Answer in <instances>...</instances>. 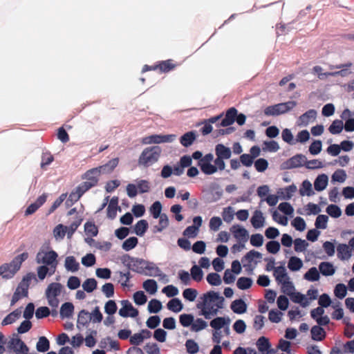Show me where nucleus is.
I'll return each instance as SVG.
<instances>
[{
    "mask_svg": "<svg viewBox=\"0 0 354 354\" xmlns=\"http://www.w3.org/2000/svg\"><path fill=\"white\" fill-rule=\"evenodd\" d=\"M257 344L258 349L261 353V354L268 353L270 346L268 339L264 337H261L258 339Z\"/></svg>",
    "mask_w": 354,
    "mask_h": 354,
    "instance_id": "obj_49",
    "label": "nucleus"
},
{
    "mask_svg": "<svg viewBox=\"0 0 354 354\" xmlns=\"http://www.w3.org/2000/svg\"><path fill=\"white\" fill-rule=\"evenodd\" d=\"M319 269L324 276H331L335 274V268L331 263L322 262L319 264Z\"/></svg>",
    "mask_w": 354,
    "mask_h": 354,
    "instance_id": "obj_36",
    "label": "nucleus"
},
{
    "mask_svg": "<svg viewBox=\"0 0 354 354\" xmlns=\"http://www.w3.org/2000/svg\"><path fill=\"white\" fill-rule=\"evenodd\" d=\"M312 338L316 341H320L325 337V332L319 326H315L311 329Z\"/></svg>",
    "mask_w": 354,
    "mask_h": 354,
    "instance_id": "obj_58",
    "label": "nucleus"
},
{
    "mask_svg": "<svg viewBox=\"0 0 354 354\" xmlns=\"http://www.w3.org/2000/svg\"><path fill=\"white\" fill-rule=\"evenodd\" d=\"M176 138V134H151L144 137L142 143L147 145L172 143Z\"/></svg>",
    "mask_w": 354,
    "mask_h": 354,
    "instance_id": "obj_6",
    "label": "nucleus"
},
{
    "mask_svg": "<svg viewBox=\"0 0 354 354\" xmlns=\"http://www.w3.org/2000/svg\"><path fill=\"white\" fill-rule=\"evenodd\" d=\"M39 352L47 351L50 348L49 341L45 337H40L36 345Z\"/></svg>",
    "mask_w": 354,
    "mask_h": 354,
    "instance_id": "obj_62",
    "label": "nucleus"
},
{
    "mask_svg": "<svg viewBox=\"0 0 354 354\" xmlns=\"http://www.w3.org/2000/svg\"><path fill=\"white\" fill-rule=\"evenodd\" d=\"M148 226L147 221L140 220L135 225L134 232L138 236H142L147 231Z\"/></svg>",
    "mask_w": 354,
    "mask_h": 354,
    "instance_id": "obj_48",
    "label": "nucleus"
},
{
    "mask_svg": "<svg viewBox=\"0 0 354 354\" xmlns=\"http://www.w3.org/2000/svg\"><path fill=\"white\" fill-rule=\"evenodd\" d=\"M337 250L338 258L342 260H348L352 256V251L348 245L339 244Z\"/></svg>",
    "mask_w": 354,
    "mask_h": 354,
    "instance_id": "obj_29",
    "label": "nucleus"
},
{
    "mask_svg": "<svg viewBox=\"0 0 354 354\" xmlns=\"http://www.w3.org/2000/svg\"><path fill=\"white\" fill-rule=\"evenodd\" d=\"M46 194H42L39 196L34 203H31L27 207L25 212V214L30 215L35 213L46 201Z\"/></svg>",
    "mask_w": 354,
    "mask_h": 354,
    "instance_id": "obj_23",
    "label": "nucleus"
},
{
    "mask_svg": "<svg viewBox=\"0 0 354 354\" xmlns=\"http://www.w3.org/2000/svg\"><path fill=\"white\" fill-rule=\"evenodd\" d=\"M328 178L326 174L319 175L314 182L315 190L321 192L325 189L328 185Z\"/></svg>",
    "mask_w": 354,
    "mask_h": 354,
    "instance_id": "obj_30",
    "label": "nucleus"
},
{
    "mask_svg": "<svg viewBox=\"0 0 354 354\" xmlns=\"http://www.w3.org/2000/svg\"><path fill=\"white\" fill-rule=\"evenodd\" d=\"M84 231L86 236L89 237L95 236L98 233L97 227L91 222H86L84 224Z\"/></svg>",
    "mask_w": 354,
    "mask_h": 354,
    "instance_id": "obj_61",
    "label": "nucleus"
},
{
    "mask_svg": "<svg viewBox=\"0 0 354 354\" xmlns=\"http://www.w3.org/2000/svg\"><path fill=\"white\" fill-rule=\"evenodd\" d=\"M21 315V309H17L14 310L13 312L10 313L9 315H8L2 321V325L6 326L8 324H11L14 322H15L17 320H18Z\"/></svg>",
    "mask_w": 354,
    "mask_h": 354,
    "instance_id": "obj_35",
    "label": "nucleus"
},
{
    "mask_svg": "<svg viewBox=\"0 0 354 354\" xmlns=\"http://www.w3.org/2000/svg\"><path fill=\"white\" fill-rule=\"evenodd\" d=\"M317 118V111L311 109L301 115L297 121V124L299 127H306L313 123Z\"/></svg>",
    "mask_w": 354,
    "mask_h": 354,
    "instance_id": "obj_18",
    "label": "nucleus"
},
{
    "mask_svg": "<svg viewBox=\"0 0 354 354\" xmlns=\"http://www.w3.org/2000/svg\"><path fill=\"white\" fill-rule=\"evenodd\" d=\"M55 267L41 265L37 268V276L40 280H44L46 276L53 275L55 273Z\"/></svg>",
    "mask_w": 354,
    "mask_h": 354,
    "instance_id": "obj_26",
    "label": "nucleus"
},
{
    "mask_svg": "<svg viewBox=\"0 0 354 354\" xmlns=\"http://www.w3.org/2000/svg\"><path fill=\"white\" fill-rule=\"evenodd\" d=\"M142 287L150 295H155L158 290L157 282L153 279L145 281Z\"/></svg>",
    "mask_w": 354,
    "mask_h": 354,
    "instance_id": "obj_40",
    "label": "nucleus"
},
{
    "mask_svg": "<svg viewBox=\"0 0 354 354\" xmlns=\"http://www.w3.org/2000/svg\"><path fill=\"white\" fill-rule=\"evenodd\" d=\"M28 258L27 253L17 256L10 263L0 266V276L3 279H10L20 269L21 263Z\"/></svg>",
    "mask_w": 354,
    "mask_h": 354,
    "instance_id": "obj_3",
    "label": "nucleus"
},
{
    "mask_svg": "<svg viewBox=\"0 0 354 354\" xmlns=\"http://www.w3.org/2000/svg\"><path fill=\"white\" fill-rule=\"evenodd\" d=\"M231 309L236 314H243L247 311V304L243 299H236L231 304Z\"/></svg>",
    "mask_w": 354,
    "mask_h": 354,
    "instance_id": "obj_27",
    "label": "nucleus"
},
{
    "mask_svg": "<svg viewBox=\"0 0 354 354\" xmlns=\"http://www.w3.org/2000/svg\"><path fill=\"white\" fill-rule=\"evenodd\" d=\"M303 267V261L297 257H291L288 262V268L291 271H299Z\"/></svg>",
    "mask_w": 354,
    "mask_h": 354,
    "instance_id": "obj_38",
    "label": "nucleus"
},
{
    "mask_svg": "<svg viewBox=\"0 0 354 354\" xmlns=\"http://www.w3.org/2000/svg\"><path fill=\"white\" fill-rule=\"evenodd\" d=\"M252 279L242 277L238 279L236 286L240 290H246L252 286Z\"/></svg>",
    "mask_w": 354,
    "mask_h": 354,
    "instance_id": "obj_57",
    "label": "nucleus"
},
{
    "mask_svg": "<svg viewBox=\"0 0 354 354\" xmlns=\"http://www.w3.org/2000/svg\"><path fill=\"white\" fill-rule=\"evenodd\" d=\"M281 291L290 296L295 290L293 283L291 281L290 278L279 284Z\"/></svg>",
    "mask_w": 354,
    "mask_h": 354,
    "instance_id": "obj_53",
    "label": "nucleus"
},
{
    "mask_svg": "<svg viewBox=\"0 0 354 354\" xmlns=\"http://www.w3.org/2000/svg\"><path fill=\"white\" fill-rule=\"evenodd\" d=\"M100 176L99 171L95 167L86 171L82 175V178L84 180L83 183L91 188L97 184Z\"/></svg>",
    "mask_w": 354,
    "mask_h": 354,
    "instance_id": "obj_13",
    "label": "nucleus"
},
{
    "mask_svg": "<svg viewBox=\"0 0 354 354\" xmlns=\"http://www.w3.org/2000/svg\"><path fill=\"white\" fill-rule=\"evenodd\" d=\"M293 243H294L295 250L297 252H304L307 249V248L309 246L308 243L306 240L301 239L299 238L295 239L294 240Z\"/></svg>",
    "mask_w": 354,
    "mask_h": 354,
    "instance_id": "obj_55",
    "label": "nucleus"
},
{
    "mask_svg": "<svg viewBox=\"0 0 354 354\" xmlns=\"http://www.w3.org/2000/svg\"><path fill=\"white\" fill-rule=\"evenodd\" d=\"M91 188L85 183L80 184L69 195L68 201H77L80 198Z\"/></svg>",
    "mask_w": 354,
    "mask_h": 354,
    "instance_id": "obj_21",
    "label": "nucleus"
},
{
    "mask_svg": "<svg viewBox=\"0 0 354 354\" xmlns=\"http://www.w3.org/2000/svg\"><path fill=\"white\" fill-rule=\"evenodd\" d=\"M223 301L224 298L219 293L211 290L200 297L197 308L201 309V314L206 319H210L223 308Z\"/></svg>",
    "mask_w": 354,
    "mask_h": 354,
    "instance_id": "obj_1",
    "label": "nucleus"
},
{
    "mask_svg": "<svg viewBox=\"0 0 354 354\" xmlns=\"http://www.w3.org/2000/svg\"><path fill=\"white\" fill-rule=\"evenodd\" d=\"M299 194L302 196H310L313 194L312 184L309 180H306L303 181L301 186L299 189Z\"/></svg>",
    "mask_w": 354,
    "mask_h": 354,
    "instance_id": "obj_44",
    "label": "nucleus"
},
{
    "mask_svg": "<svg viewBox=\"0 0 354 354\" xmlns=\"http://www.w3.org/2000/svg\"><path fill=\"white\" fill-rule=\"evenodd\" d=\"M273 275L279 285L290 278L287 273L286 268L282 266H277L276 268H274Z\"/></svg>",
    "mask_w": 354,
    "mask_h": 354,
    "instance_id": "obj_25",
    "label": "nucleus"
},
{
    "mask_svg": "<svg viewBox=\"0 0 354 354\" xmlns=\"http://www.w3.org/2000/svg\"><path fill=\"white\" fill-rule=\"evenodd\" d=\"M203 218L200 216H195L193 218V225L187 227L183 234L189 238H195L197 236L199 232V228L202 225Z\"/></svg>",
    "mask_w": 354,
    "mask_h": 354,
    "instance_id": "obj_16",
    "label": "nucleus"
},
{
    "mask_svg": "<svg viewBox=\"0 0 354 354\" xmlns=\"http://www.w3.org/2000/svg\"><path fill=\"white\" fill-rule=\"evenodd\" d=\"M297 191V187L295 184H292L286 187L279 188L277 191L281 200L290 199Z\"/></svg>",
    "mask_w": 354,
    "mask_h": 354,
    "instance_id": "obj_19",
    "label": "nucleus"
},
{
    "mask_svg": "<svg viewBox=\"0 0 354 354\" xmlns=\"http://www.w3.org/2000/svg\"><path fill=\"white\" fill-rule=\"evenodd\" d=\"M122 308L119 310V315L123 317H136L138 315V311L127 300L121 301Z\"/></svg>",
    "mask_w": 354,
    "mask_h": 354,
    "instance_id": "obj_17",
    "label": "nucleus"
},
{
    "mask_svg": "<svg viewBox=\"0 0 354 354\" xmlns=\"http://www.w3.org/2000/svg\"><path fill=\"white\" fill-rule=\"evenodd\" d=\"M73 305L69 302L65 303L61 306L60 316L62 318H69L73 315Z\"/></svg>",
    "mask_w": 354,
    "mask_h": 354,
    "instance_id": "obj_41",
    "label": "nucleus"
},
{
    "mask_svg": "<svg viewBox=\"0 0 354 354\" xmlns=\"http://www.w3.org/2000/svg\"><path fill=\"white\" fill-rule=\"evenodd\" d=\"M138 242V240L136 237H130L123 242L122 248L125 251H129L137 245Z\"/></svg>",
    "mask_w": 354,
    "mask_h": 354,
    "instance_id": "obj_64",
    "label": "nucleus"
},
{
    "mask_svg": "<svg viewBox=\"0 0 354 354\" xmlns=\"http://www.w3.org/2000/svg\"><path fill=\"white\" fill-rule=\"evenodd\" d=\"M162 150L158 146L145 148L138 158V165L145 167L151 166L158 161Z\"/></svg>",
    "mask_w": 354,
    "mask_h": 354,
    "instance_id": "obj_4",
    "label": "nucleus"
},
{
    "mask_svg": "<svg viewBox=\"0 0 354 354\" xmlns=\"http://www.w3.org/2000/svg\"><path fill=\"white\" fill-rule=\"evenodd\" d=\"M230 319L228 317H218L210 322V326L215 330L224 328L226 335L230 334Z\"/></svg>",
    "mask_w": 354,
    "mask_h": 354,
    "instance_id": "obj_12",
    "label": "nucleus"
},
{
    "mask_svg": "<svg viewBox=\"0 0 354 354\" xmlns=\"http://www.w3.org/2000/svg\"><path fill=\"white\" fill-rule=\"evenodd\" d=\"M91 322L90 313L84 310H81L79 313L77 317V326L80 328L81 326H86Z\"/></svg>",
    "mask_w": 354,
    "mask_h": 354,
    "instance_id": "obj_37",
    "label": "nucleus"
},
{
    "mask_svg": "<svg viewBox=\"0 0 354 354\" xmlns=\"http://www.w3.org/2000/svg\"><path fill=\"white\" fill-rule=\"evenodd\" d=\"M278 210L284 214L287 217H292L294 214V208L293 207L287 202L281 203L277 207Z\"/></svg>",
    "mask_w": 354,
    "mask_h": 354,
    "instance_id": "obj_42",
    "label": "nucleus"
},
{
    "mask_svg": "<svg viewBox=\"0 0 354 354\" xmlns=\"http://www.w3.org/2000/svg\"><path fill=\"white\" fill-rule=\"evenodd\" d=\"M127 266L133 272L150 277L162 275L160 269L151 261L136 257H128Z\"/></svg>",
    "mask_w": 354,
    "mask_h": 354,
    "instance_id": "obj_2",
    "label": "nucleus"
},
{
    "mask_svg": "<svg viewBox=\"0 0 354 354\" xmlns=\"http://www.w3.org/2000/svg\"><path fill=\"white\" fill-rule=\"evenodd\" d=\"M158 218L159 223L158 225L155 227V229L156 232H161L169 226V221L168 216L165 214H162Z\"/></svg>",
    "mask_w": 354,
    "mask_h": 354,
    "instance_id": "obj_56",
    "label": "nucleus"
},
{
    "mask_svg": "<svg viewBox=\"0 0 354 354\" xmlns=\"http://www.w3.org/2000/svg\"><path fill=\"white\" fill-rule=\"evenodd\" d=\"M291 224L295 228V230L299 232H303L306 228V223L304 219L299 216L295 218L291 222Z\"/></svg>",
    "mask_w": 354,
    "mask_h": 354,
    "instance_id": "obj_63",
    "label": "nucleus"
},
{
    "mask_svg": "<svg viewBox=\"0 0 354 354\" xmlns=\"http://www.w3.org/2000/svg\"><path fill=\"white\" fill-rule=\"evenodd\" d=\"M272 219L279 225L286 226L288 224V218L285 215H282L281 212L278 209L274 210L272 212Z\"/></svg>",
    "mask_w": 354,
    "mask_h": 354,
    "instance_id": "obj_43",
    "label": "nucleus"
},
{
    "mask_svg": "<svg viewBox=\"0 0 354 354\" xmlns=\"http://www.w3.org/2000/svg\"><path fill=\"white\" fill-rule=\"evenodd\" d=\"M162 308V303L156 299H153L148 303L147 310L150 313H157L160 312Z\"/></svg>",
    "mask_w": 354,
    "mask_h": 354,
    "instance_id": "obj_45",
    "label": "nucleus"
},
{
    "mask_svg": "<svg viewBox=\"0 0 354 354\" xmlns=\"http://www.w3.org/2000/svg\"><path fill=\"white\" fill-rule=\"evenodd\" d=\"M214 155L212 153H207L203 159L198 162V165L200 167L201 170L206 175H212L218 171L219 167L216 164H213Z\"/></svg>",
    "mask_w": 354,
    "mask_h": 354,
    "instance_id": "obj_9",
    "label": "nucleus"
},
{
    "mask_svg": "<svg viewBox=\"0 0 354 354\" xmlns=\"http://www.w3.org/2000/svg\"><path fill=\"white\" fill-rule=\"evenodd\" d=\"M328 217L324 214L319 215L315 222L317 229L325 230L328 227Z\"/></svg>",
    "mask_w": 354,
    "mask_h": 354,
    "instance_id": "obj_51",
    "label": "nucleus"
},
{
    "mask_svg": "<svg viewBox=\"0 0 354 354\" xmlns=\"http://www.w3.org/2000/svg\"><path fill=\"white\" fill-rule=\"evenodd\" d=\"M344 129V123L341 120H335L328 128V131L332 134H339Z\"/></svg>",
    "mask_w": 354,
    "mask_h": 354,
    "instance_id": "obj_46",
    "label": "nucleus"
},
{
    "mask_svg": "<svg viewBox=\"0 0 354 354\" xmlns=\"http://www.w3.org/2000/svg\"><path fill=\"white\" fill-rule=\"evenodd\" d=\"M167 308L175 313H180L184 308L183 304L178 298H173L167 304Z\"/></svg>",
    "mask_w": 354,
    "mask_h": 354,
    "instance_id": "obj_31",
    "label": "nucleus"
},
{
    "mask_svg": "<svg viewBox=\"0 0 354 354\" xmlns=\"http://www.w3.org/2000/svg\"><path fill=\"white\" fill-rule=\"evenodd\" d=\"M295 101H288L284 103H279L273 106H268L264 110V113L269 116H276L284 114L292 110L296 106Z\"/></svg>",
    "mask_w": 354,
    "mask_h": 354,
    "instance_id": "obj_7",
    "label": "nucleus"
},
{
    "mask_svg": "<svg viewBox=\"0 0 354 354\" xmlns=\"http://www.w3.org/2000/svg\"><path fill=\"white\" fill-rule=\"evenodd\" d=\"M215 151L217 157L214 162L218 166L220 170H223L225 167L223 159H229L230 158L232 154L231 149L222 144H218L216 146Z\"/></svg>",
    "mask_w": 354,
    "mask_h": 354,
    "instance_id": "obj_10",
    "label": "nucleus"
},
{
    "mask_svg": "<svg viewBox=\"0 0 354 354\" xmlns=\"http://www.w3.org/2000/svg\"><path fill=\"white\" fill-rule=\"evenodd\" d=\"M120 207L118 206V198L117 197H113L108 205L107 207V216L109 218L113 219L114 218L118 210H120Z\"/></svg>",
    "mask_w": 354,
    "mask_h": 354,
    "instance_id": "obj_28",
    "label": "nucleus"
},
{
    "mask_svg": "<svg viewBox=\"0 0 354 354\" xmlns=\"http://www.w3.org/2000/svg\"><path fill=\"white\" fill-rule=\"evenodd\" d=\"M237 111L235 109L232 108L226 113L225 118L222 120L221 126L227 127L233 124L236 116Z\"/></svg>",
    "mask_w": 354,
    "mask_h": 354,
    "instance_id": "obj_34",
    "label": "nucleus"
},
{
    "mask_svg": "<svg viewBox=\"0 0 354 354\" xmlns=\"http://www.w3.org/2000/svg\"><path fill=\"white\" fill-rule=\"evenodd\" d=\"M58 254L56 252L48 248H42L38 252L36 256V262L38 264H42L57 268Z\"/></svg>",
    "mask_w": 354,
    "mask_h": 354,
    "instance_id": "obj_5",
    "label": "nucleus"
},
{
    "mask_svg": "<svg viewBox=\"0 0 354 354\" xmlns=\"http://www.w3.org/2000/svg\"><path fill=\"white\" fill-rule=\"evenodd\" d=\"M8 346L15 354H27L29 352L28 347L18 337H12L9 341Z\"/></svg>",
    "mask_w": 354,
    "mask_h": 354,
    "instance_id": "obj_14",
    "label": "nucleus"
},
{
    "mask_svg": "<svg viewBox=\"0 0 354 354\" xmlns=\"http://www.w3.org/2000/svg\"><path fill=\"white\" fill-rule=\"evenodd\" d=\"M262 254L255 250H250L242 259L244 267L254 268L261 260Z\"/></svg>",
    "mask_w": 354,
    "mask_h": 354,
    "instance_id": "obj_11",
    "label": "nucleus"
},
{
    "mask_svg": "<svg viewBox=\"0 0 354 354\" xmlns=\"http://www.w3.org/2000/svg\"><path fill=\"white\" fill-rule=\"evenodd\" d=\"M65 268L70 272H74L79 269V263L73 257H67L64 262Z\"/></svg>",
    "mask_w": 354,
    "mask_h": 354,
    "instance_id": "obj_39",
    "label": "nucleus"
},
{
    "mask_svg": "<svg viewBox=\"0 0 354 354\" xmlns=\"http://www.w3.org/2000/svg\"><path fill=\"white\" fill-rule=\"evenodd\" d=\"M66 234V226L57 225L53 230V236L57 241L62 240Z\"/></svg>",
    "mask_w": 354,
    "mask_h": 354,
    "instance_id": "obj_52",
    "label": "nucleus"
},
{
    "mask_svg": "<svg viewBox=\"0 0 354 354\" xmlns=\"http://www.w3.org/2000/svg\"><path fill=\"white\" fill-rule=\"evenodd\" d=\"M207 281L211 286H218L222 283V279L217 273H209L206 277Z\"/></svg>",
    "mask_w": 354,
    "mask_h": 354,
    "instance_id": "obj_60",
    "label": "nucleus"
},
{
    "mask_svg": "<svg viewBox=\"0 0 354 354\" xmlns=\"http://www.w3.org/2000/svg\"><path fill=\"white\" fill-rule=\"evenodd\" d=\"M196 138V133L194 131H189L180 137V142L183 147H188L192 145Z\"/></svg>",
    "mask_w": 354,
    "mask_h": 354,
    "instance_id": "obj_33",
    "label": "nucleus"
},
{
    "mask_svg": "<svg viewBox=\"0 0 354 354\" xmlns=\"http://www.w3.org/2000/svg\"><path fill=\"white\" fill-rule=\"evenodd\" d=\"M235 210L232 207H227L223 209L222 217L227 223H230L234 219Z\"/></svg>",
    "mask_w": 354,
    "mask_h": 354,
    "instance_id": "obj_59",
    "label": "nucleus"
},
{
    "mask_svg": "<svg viewBox=\"0 0 354 354\" xmlns=\"http://www.w3.org/2000/svg\"><path fill=\"white\" fill-rule=\"evenodd\" d=\"M266 219L263 213L259 210H256L251 218L252 225L255 229H259L264 227Z\"/></svg>",
    "mask_w": 354,
    "mask_h": 354,
    "instance_id": "obj_24",
    "label": "nucleus"
},
{
    "mask_svg": "<svg viewBox=\"0 0 354 354\" xmlns=\"http://www.w3.org/2000/svg\"><path fill=\"white\" fill-rule=\"evenodd\" d=\"M28 280L24 279L17 286L15 293L21 297H24L27 296L28 294Z\"/></svg>",
    "mask_w": 354,
    "mask_h": 354,
    "instance_id": "obj_47",
    "label": "nucleus"
},
{
    "mask_svg": "<svg viewBox=\"0 0 354 354\" xmlns=\"http://www.w3.org/2000/svg\"><path fill=\"white\" fill-rule=\"evenodd\" d=\"M230 232L239 242L245 243L249 239L248 230L240 225H233L230 228Z\"/></svg>",
    "mask_w": 354,
    "mask_h": 354,
    "instance_id": "obj_15",
    "label": "nucleus"
},
{
    "mask_svg": "<svg viewBox=\"0 0 354 354\" xmlns=\"http://www.w3.org/2000/svg\"><path fill=\"white\" fill-rule=\"evenodd\" d=\"M162 209V204L159 201L154 202L149 207V212L154 218H158L162 214H161Z\"/></svg>",
    "mask_w": 354,
    "mask_h": 354,
    "instance_id": "obj_54",
    "label": "nucleus"
},
{
    "mask_svg": "<svg viewBox=\"0 0 354 354\" xmlns=\"http://www.w3.org/2000/svg\"><path fill=\"white\" fill-rule=\"evenodd\" d=\"M151 332L148 330H142L140 332L133 334L130 337V342L133 345H140L146 339L151 337Z\"/></svg>",
    "mask_w": 354,
    "mask_h": 354,
    "instance_id": "obj_20",
    "label": "nucleus"
},
{
    "mask_svg": "<svg viewBox=\"0 0 354 354\" xmlns=\"http://www.w3.org/2000/svg\"><path fill=\"white\" fill-rule=\"evenodd\" d=\"M198 295V291L196 289L188 288L183 290V298L190 302H193L196 300Z\"/></svg>",
    "mask_w": 354,
    "mask_h": 354,
    "instance_id": "obj_50",
    "label": "nucleus"
},
{
    "mask_svg": "<svg viewBox=\"0 0 354 354\" xmlns=\"http://www.w3.org/2000/svg\"><path fill=\"white\" fill-rule=\"evenodd\" d=\"M118 162V158H113L105 165L96 167V169L99 171L100 175L109 174L117 167Z\"/></svg>",
    "mask_w": 354,
    "mask_h": 354,
    "instance_id": "obj_22",
    "label": "nucleus"
},
{
    "mask_svg": "<svg viewBox=\"0 0 354 354\" xmlns=\"http://www.w3.org/2000/svg\"><path fill=\"white\" fill-rule=\"evenodd\" d=\"M62 286L58 283H50L46 290V295L48 304L52 307H57L59 303L58 297L61 295Z\"/></svg>",
    "mask_w": 354,
    "mask_h": 354,
    "instance_id": "obj_8",
    "label": "nucleus"
},
{
    "mask_svg": "<svg viewBox=\"0 0 354 354\" xmlns=\"http://www.w3.org/2000/svg\"><path fill=\"white\" fill-rule=\"evenodd\" d=\"M290 297L293 302L300 304L303 306H308L310 304L309 299L307 296L297 292L295 290L290 295Z\"/></svg>",
    "mask_w": 354,
    "mask_h": 354,
    "instance_id": "obj_32",
    "label": "nucleus"
}]
</instances>
